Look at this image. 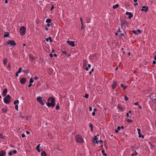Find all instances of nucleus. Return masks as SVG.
Masks as SVG:
<instances>
[{
	"label": "nucleus",
	"mask_w": 156,
	"mask_h": 156,
	"mask_svg": "<svg viewBox=\"0 0 156 156\" xmlns=\"http://www.w3.org/2000/svg\"><path fill=\"white\" fill-rule=\"evenodd\" d=\"M48 102L47 104V105L48 107H54L55 105V99L52 97H50L48 99Z\"/></svg>",
	"instance_id": "obj_1"
},
{
	"label": "nucleus",
	"mask_w": 156,
	"mask_h": 156,
	"mask_svg": "<svg viewBox=\"0 0 156 156\" xmlns=\"http://www.w3.org/2000/svg\"><path fill=\"white\" fill-rule=\"evenodd\" d=\"M11 97L10 95L8 94L4 99V102L6 104H9L10 102Z\"/></svg>",
	"instance_id": "obj_2"
},
{
	"label": "nucleus",
	"mask_w": 156,
	"mask_h": 156,
	"mask_svg": "<svg viewBox=\"0 0 156 156\" xmlns=\"http://www.w3.org/2000/svg\"><path fill=\"white\" fill-rule=\"evenodd\" d=\"M37 101L42 105H44L45 101L44 100L42 99V98L40 96H38L36 98Z\"/></svg>",
	"instance_id": "obj_3"
},
{
	"label": "nucleus",
	"mask_w": 156,
	"mask_h": 156,
	"mask_svg": "<svg viewBox=\"0 0 156 156\" xmlns=\"http://www.w3.org/2000/svg\"><path fill=\"white\" fill-rule=\"evenodd\" d=\"M76 141L78 143H82L83 142V140L81 136L78 135L76 136Z\"/></svg>",
	"instance_id": "obj_4"
},
{
	"label": "nucleus",
	"mask_w": 156,
	"mask_h": 156,
	"mask_svg": "<svg viewBox=\"0 0 156 156\" xmlns=\"http://www.w3.org/2000/svg\"><path fill=\"white\" fill-rule=\"evenodd\" d=\"M26 28L23 27L22 26L20 28V33L21 35H23L26 33Z\"/></svg>",
	"instance_id": "obj_5"
},
{
	"label": "nucleus",
	"mask_w": 156,
	"mask_h": 156,
	"mask_svg": "<svg viewBox=\"0 0 156 156\" xmlns=\"http://www.w3.org/2000/svg\"><path fill=\"white\" fill-rule=\"evenodd\" d=\"M7 45L10 44V45L12 46L13 47H14L16 45V43L14 41L11 40H8L7 42Z\"/></svg>",
	"instance_id": "obj_6"
},
{
	"label": "nucleus",
	"mask_w": 156,
	"mask_h": 156,
	"mask_svg": "<svg viewBox=\"0 0 156 156\" xmlns=\"http://www.w3.org/2000/svg\"><path fill=\"white\" fill-rule=\"evenodd\" d=\"M66 43L72 47H74L75 46V41H66Z\"/></svg>",
	"instance_id": "obj_7"
},
{
	"label": "nucleus",
	"mask_w": 156,
	"mask_h": 156,
	"mask_svg": "<svg viewBox=\"0 0 156 156\" xmlns=\"http://www.w3.org/2000/svg\"><path fill=\"white\" fill-rule=\"evenodd\" d=\"M148 8L147 6H143L142 9H141L142 12H147L148 10Z\"/></svg>",
	"instance_id": "obj_8"
},
{
	"label": "nucleus",
	"mask_w": 156,
	"mask_h": 156,
	"mask_svg": "<svg viewBox=\"0 0 156 156\" xmlns=\"http://www.w3.org/2000/svg\"><path fill=\"white\" fill-rule=\"evenodd\" d=\"M126 15L128 16V18L129 19H131L133 16V15L131 12H126Z\"/></svg>",
	"instance_id": "obj_9"
},
{
	"label": "nucleus",
	"mask_w": 156,
	"mask_h": 156,
	"mask_svg": "<svg viewBox=\"0 0 156 156\" xmlns=\"http://www.w3.org/2000/svg\"><path fill=\"white\" fill-rule=\"evenodd\" d=\"M117 108L120 111H122L124 110V108L122 107V106L121 104H119L117 106Z\"/></svg>",
	"instance_id": "obj_10"
},
{
	"label": "nucleus",
	"mask_w": 156,
	"mask_h": 156,
	"mask_svg": "<svg viewBox=\"0 0 156 156\" xmlns=\"http://www.w3.org/2000/svg\"><path fill=\"white\" fill-rule=\"evenodd\" d=\"M6 153L5 151L3 150L0 151V156H6Z\"/></svg>",
	"instance_id": "obj_11"
},
{
	"label": "nucleus",
	"mask_w": 156,
	"mask_h": 156,
	"mask_svg": "<svg viewBox=\"0 0 156 156\" xmlns=\"http://www.w3.org/2000/svg\"><path fill=\"white\" fill-rule=\"evenodd\" d=\"M117 86V83L115 82H114L112 84V87L113 89H114Z\"/></svg>",
	"instance_id": "obj_12"
},
{
	"label": "nucleus",
	"mask_w": 156,
	"mask_h": 156,
	"mask_svg": "<svg viewBox=\"0 0 156 156\" xmlns=\"http://www.w3.org/2000/svg\"><path fill=\"white\" fill-rule=\"evenodd\" d=\"M34 58L33 55H30L29 56V60L32 62H33Z\"/></svg>",
	"instance_id": "obj_13"
},
{
	"label": "nucleus",
	"mask_w": 156,
	"mask_h": 156,
	"mask_svg": "<svg viewBox=\"0 0 156 156\" xmlns=\"http://www.w3.org/2000/svg\"><path fill=\"white\" fill-rule=\"evenodd\" d=\"M20 82L21 84H24L26 82V79L22 78L20 80Z\"/></svg>",
	"instance_id": "obj_14"
},
{
	"label": "nucleus",
	"mask_w": 156,
	"mask_h": 156,
	"mask_svg": "<svg viewBox=\"0 0 156 156\" xmlns=\"http://www.w3.org/2000/svg\"><path fill=\"white\" fill-rule=\"evenodd\" d=\"M151 97H152V99L155 100L156 99V94H151Z\"/></svg>",
	"instance_id": "obj_15"
},
{
	"label": "nucleus",
	"mask_w": 156,
	"mask_h": 156,
	"mask_svg": "<svg viewBox=\"0 0 156 156\" xmlns=\"http://www.w3.org/2000/svg\"><path fill=\"white\" fill-rule=\"evenodd\" d=\"M49 41L51 43L52 42V40L51 39V37H49L48 38H46V41L47 42H48Z\"/></svg>",
	"instance_id": "obj_16"
},
{
	"label": "nucleus",
	"mask_w": 156,
	"mask_h": 156,
	"mask_svg": "<svg viewBox=\"0 0 156 156\" xmlns=\"http://www.w3.org/2000/svg\"><path fill=\"white\" fill-rule=\"evenodd\" d=\"M40 146V144H38V145H37V146L36 147V149L38 152H40V150L39 149Z\"/></svg>",
	"instance_id": "obj_17"
},
{
	"label": "nucleus",
	"mask_w": 156,
	"mask_h": 156,
	"mask_svg": "<svg viewBox=\"0 0 156 156\" xmlns=\"http://www.w3.org/2000/svg\"><path fill=\"white\" fill-rule=\"evenodd\" d=\"M7 89H5L3 92V96H5L7 93Z\"/></svg>",
	"instance_id": "obj_18"
},
{
	"label": "nucleus",
	"mask_w": 156,
	"mask_h": 156,
	"mask_svg": "<svg viewBox=\"0 0 156 156\" xmlns=\"http://www.w3.org/2000/svg\"><path fill=\"white\" fill-rule=\"evenodd\" d=\"M41 156H47L46 154L44 151H43L41 153Z\"/></svg>",
	"instance_id": "obj_19"
},
{
	"label": "nucleus",
	"mask_w": 156,
	"mask_h": 156,
	"mask_svg": "<svg viewBox=\"0 0 156 156\" xmlns=\"http://www.w3.org/2000/svg\"><path fill=\"white\" fill-rule=\"evenodd\" d=\"M98 139L97 137L96 136H95L94 137V140L95 141L96 143L97 144H98L99 142V141H98Z\"/></svg>",
	"instance_id": "obj_20"
},
{
	"label": "nucleus",
	"mask_w": 156,
	"mask_h": 156,
	"mask_svg": "<svg viewBox=\"0 0 156 156\" xmlns=\"http://www.w3.org/2000/svg\"><path fill=\"white\" fill-rule=\"evenodd\" d=\"M7 62H8V61H7V58L4 59L3 60V64L5 66L6 65V64L7 63Z\"/></svg>",
	"instance_id": "obj_21"
},
{
	"label": "nucleus",
	"mask_w": 156,
	"mask_h": 156,
	"mask_svg": "<svg viewBox=\"0 0 156 156\" xmlns=\"http://www.w3.org/2000/svg\"><path fill=\"white\" fill-rule=\"evenodd\" d=\"M87 61L86 60H84L83 61V66L84 67H85L87 66Z\"/></svg>",
	"instance_id": "obj_22"
},
{
	"label": "nucleus",
	"mask_w": 156,
	"mask_h": 156,
	"mask_svg": "<svg viewBox=\"0 0 156 156\" xmlns=\"http://www.w3.org/2000/svg\"><path fill=\"white\" fill-rule=\"evenodd\" d=\"M137 154L138 153L135 151L134 152L131 154V156H135L137 155Z\"/></svg>",
	"instance_id": "obj_23"
},
{
	"label": "nucleus",
	"mask_w": 156,
	"mask_h": 156,
	"mask_svg": "<svg viewBox=\"0 0 156 156\" xmlns=\"http://www.w3.org/2000/svg\"><path fill=\"white\" fill-rule=\"evenodd\" d=\"M127 24L126 22H122L121 23V26L122 27H123V26L126 25Z\"/></svg>",
	"instance_id": "obj_24"
},
{
	"label": "nucleus",
	"mask_w": 156,
	"mask_h": 156,
	"mask_svg": "<svg viewBox=\"0 0 156 156\" xmlns=\"http://www.w3.org/2000/svg\"><path fill=\"white\" fill-rule=\"evenodd\" d=\"M2 111L3 112L5 113L7 111V108H2Z\"/></svg>",
	"instance_id": "obj_25"
},
{
	"label": "nucleus",
	"mask_w": 156,
	"mask_h": 156,
	"mask_svg": "<svg viewBox=\"0 0 156 156\" xmlns=\"http://www.w3.org/2000/svg\"><path fill=\"white\" fill-rule=\"evenodd\" d=\"M149 144L151 146V148L152 149L154 147H155L154 145L152 144L151 142H149Z\"/></svg>",
	"instance_id": "obj_26"
},
{
	"label": "nucleus",
	"mask_w": 156,
	"mask_h": 156,
	"mask_svg": "<svg viewBox=\"0 0 156 156\" xmlns=\"http://www.w3.org/2000/svg\"><path fill=\"white\" fill-rule=\"evenodd\" d=\"M46 22L48 23H50L51 22V20L50 19H47L46 20Z\"/></svg>",
	"instance_id": "obj_27"
},
{
	"label": "nucleus",
	"mask_w": 156,
	"mask_h": 156,
	"mask_svg": "<svg viewBox=\"0 0 156 156\" xmlns=\"http://www.w3.org/2000/svg\"><path fill=\"white\" fill-rule=\"evenodd\" d=\"M120 126H118L117 128H116V129L115 130V132L116 133H117L120 130Z\"/></svg>",
	"instance_id": "obj_28"
},
{
	"label": "nucleus",
	"mask_w": 156,
	"mask_h": 156,
	"mask_svg": "<svg viewBox=\"0 0 156 156\" xmlns=\"http://www.w3.org/2000/svg\"><path fill=\"white\" fill-rule=\"evenodd\" d=\"M119 6V5L118 4H116L115 5H114V6L113 7V9H115L118 7Z\"/></svg>",
	"instance_id": "obj_29"
},
{
	"label": "nucleus",
	"mask_w": 156,
	"mask_h": 156,
	"mask_svg": "<svg viewBox=\"0 0 156 156\" xmlns=\"http://www.w3.org/2000/svg\"><path fill=\"white\" fill-rule=\"evenodd\" d=\"M121 86L123 88V90H125L127 88V87L126 86H124L123 84H121Z\"/></svg>",
	"instance_id": "obj_30"
},
{
	"label": "nucleus",
	"mask_w": 156,
	"mask_h": 156,
	"mask_svg": "<svg viewBox=\"0 0 156 156\" xmlns=\"http://www.w3.org/2000/svg\"><path fill=\"white\" fill-rule=\"evenodd\" d=\"M138 134L139 135V138L141 137L142 138H144V136L143 135H141L140 133H138Z\"/></svg>",
	"instance_id": "obj_31"
},
{
	"label": "nucleus",
	"mask_w": 156,
	"mask_h": 156,
	"mask_svg": "<svg viewBox=\"0 0 156 156\" xmlns=\"http://www.w3.org/2000/svg\"><path fill=\"white\" fill-rule=\"evenodd\" d=\"M19 103V101L18 100H17L16 101H14V105H16V104H18Z\"/></svg>",
	"instance_id": "obj_32"
},
{
	"label": "nucleus",
	"mask_w": 156,
	"mask_h": 156,
	"mask_svg": "<svg viewBox=\"0 0 156 156\" xmlns=\"http://www.w3.org/2000/svg\"><path fill=\"white\" fill-rule=\"evenodd\" d=\"M81 29H83L85 28V26L84 25H83V23H82V24H81Z\"/></svg>",
	"instance_id": "obj_33"
},
{
	"label": "nucleus",
	"mask_w": 156,
	"mask_h": 156,
	"mask_svg": "<svg viewBox=\"0 0 156 156\" xmlns=\"http://www.w3.org/2000/svg\"><path fill=\"white\" fill-rule=\"evenodd\" d=\"M137 0H134V2L135 3L134 4V5H137L138 4L137 2Z\"/></svg>",
	"instance_id": "obj_34"
},
{
	"label": "nucleus",
	"mask_w": 156,
	"mask_h": 156,
	"mask_svg": "<svg viewBox=\"0 0 156 156\" xmlns=\"http://www.w3.org/2000/svg\"><path fill=\"white\" fill-rule=\"evenodd\" d=\"M105 151L104 150H102L101 151V152L102 153H103V154L105 156H107V154H106L105 153Z\"/></svg>",
	"instance_id": "obj_35"
},
{
	"label": "nucleus",
	"mask_w": 156,
	"mask_h": 156,
	"mask_svg": "<svg viewBox=\"0 0 156 156\" xmlns=\"http://www.w3.org/2000/svg\"><path fill=\"white\" fill-rule=\"evenodd\" d=\"M22 70V68H20L17 71V72H18V73H19L21 72Z\"/></svg>",
	"instance_id": "obj_36"
},
{
	"label": "nucleus",
	"mask_w": 156,
	"mask_h": 156,
	"mask_svg": "<svg viewBox=\"0 0 156 156\" xmlns=\"http://www.w3.org/2000/svg\"><path fill=\"white\" fill-rule=\"evenodd\" d=\"M133 33L136 35H138V33H137V31L133 30Z\"/></svg>",
	"instance_id": "obj_37"
},
{
	"label": "nucleus",
	"mask_w": 156,
	"mask_h": 156,
	"mask_svg": "<svg viewBox=\"0 0 156 156\" xmlns=\"http://www.w3.org/2000/svg\"><path fill=\"white\" fill-rule=\"evenodd\" d=\"M34 82V80H33V78H31L30 80V82H29V83H33Z\"/></svg>",
	"instance_id": "obj_38"
},
{
	"label": "nucleus",
	"mask_w": 156,
	"mask_h": 156,
	"mask_svg": "<svg viewBox=\"0 0 156 156\" xmlns=\"http://www.w3.org/2000/svg\"><path fill=\"white\" fill-rule=\"evenodd\" d=\"M124 99L126 101H127L128 99V98L126 95L124 97Z\"/></svg>",
	"instance_id": "obj_39"
},
{
	"label": "nucleus",
	"mask_w": 156,
	"mask_h": 156,
	"mask_svg": "<svg viewBox=\"0 0 156 156\" xmlns=\"http://www.w3.org/2000/svg\"><path fill=\"white\" fill-rule=\"evenodd\" d=\"M84 97L86 98H88L89 97V95L87 94H86L85 96H84Z\"/></svg>",
	"instance_id": "obj_40"
},
{
	"label": "nucleus",
	"mask_w": 156,
	"mask_h": 156,
	"mask_svg": "<svg viewBox=\"0 0 156 156\" xmlns=\"http://www.w3.org/2000/svg\"><path fill=\"white\" fill-rule=\"evenodd\" d=\"M15 108L16 109L17 111H18V105H16L15 106Z\"/></svg>",
	"instance_id": "obj_41"
},
{
	"label": "nucleus",
	"mask_w": 156,
	"mask_h": 156,
	"mask_svg": "<svg viewBox=\"0 0 156 156\" xmlns=\"http://www.w3.org/2000/svg\"><path fill=\"white\" fill-rule=\"evenodd\" d=\"M137 33L138 34H140L141 33V31L140 30V29H138L137 30Z\"/></svg>",
	"instance_id": "obj_42"
},
{
	"label": "nucleus",
	"mask_w": 156,
	"mask_h": 156,
	"mask_svg": "<svg viewBox=\"0 0 156 156\" xmlns=\"http://www.w3.org/2000/svg\"><path fill=\"white\" fill-rule=\"evenodd\" d=\"M133 121L132 120L129 119H127L126 120V122L128 123H130L131 122H132Z\"/></svg>",
	"instance_id": "obj_43"
},
{
	"label": "nucleus",
	"mask_w": 156,
	"mask_h": 156,
	"mask_svg": "<svg viewBox=\"0 0 156 156\" xmlns=\"http://www.w3.org/2000/svg\"><path fill=\"white\" fill-rule=\"evenodd\" d=\"M80 22H81V24H82V23H83V18L81 17H80Z\"/></svg>",
	"instance_id": "obj_44"
},
{
	"label": "nucleus",
	"mask_w": 156,
	"mask_h": 156,
	"mask_svg": "<svg viewBox=\"0 0 156 156\" xmlns=\"http://www.w3.org/2000/svg\"><path fill=\"white\" fill-rule=\"evenodd\" d=\"M99 144L101 146H103V142L102 140H101L99 142Z\"/></svg>",
	"instance_id": "obj_45"
},
{
	"label": "nucleus",
	"mask_w": 156,
	"mask_h": 156,
	"mask_svg": "<svg viewBox=\"0 0 156 156\" xmlns=\"http://www.w3.org/2000/svg\"><path fill=\"white\" fill-rule=\"evenodd\" d=\"M59 106L58 105H57L56 106V110H57L59 108Z\"/></svg>",
	"instance_id": "obj_46"
},
{
	"label": "nucleus",
	"mask_w": 156,
	"mask_h": 156,
	"mask_svg": "<svg viewBox=\"0 0 156 156\" xmlns=\"http://www.w3.org/2000/svg\"><path fill=\"white\" fill-rule=\"evenodd\" d=\"M12 152L14 154H16L17 153V151L16 150H14Z\"/></svg>",
	"instance_id": "obj_47"
},
{
	"label": "nucleus",
	"mask_w": 156,
	"mask_h": 156,
	"mask_svg": "<svg viewBox=\"0 0 156 156\" xmlns=\"http://www.w3.org/2000/svg\"><path fill=\"white\" fill-rule=\"evenodd\" d=\"M138 133H140V129L139 128L137 129Z\"/></svg>",
	"instance_id": "obj_48"
},
{
	"label": "nucleus",
	"mask_w": 156,
	"mask_h": 156,
	"mask_svg": "<svg viewBox=\"0 0 156 156\" xmlns=\"http://www.w3.org/2000/svg\"><path fill=\"white\" fill-rule=\"evenodd\" d=\"M9 156H11L12 155V151H10L9 153Z\"/></svg>",
	"instance_id": "obj_49"
},
{
	"label": "nucleus",
	"mask_w": 156,
	"mask_h": 156,
	"mask_svg": "<svg viewBox=\"0 0 156 156\" xmlns=\"http://www.w3.org/2000/svg\"><path fill=\"white\" fill-rule=\"evenodd\" d=\"M119 36H120V37H122L124 36V35L123 34H121L120 35L119 34Z\"/></svg>",
	"instance_id": "obj_50"
},
{
	"label": "nucleus",
	"mask_w": 156,
	"mask_h": 156,
	"mask_svg": "<svg viewBox=\"0 0 156 156\" xmlns=\"http://www.w3.org/2000/svg\"><path fill=\"white\" fill-rule=\"evenodd\" d=\"M94 71V69H92L91 71L89 72V74L90 75L91 74V73H92V72H93Z\"/></svg>",
	"instance_id": "obj_51"
},
{
	"label": "nucleus",
	"mask_w": 156,
	"mask_h": 156,
	"mask_svg": "<svg viewBox=\"0 0 156 156\" xmlns=\"http://www.w3.org/2000/svg\"><path fill=\"white\" fill-rule=\"evenodd\" d=\"M90 20H89V19H88V18H87V23H90Z\"/></svg>",
	"instance_id": "obj_52"
},
{
	"label": "nucleus",
	"mask_w": 156,
	"mask_h": 156,
	"mask_svg": "<svg viewBox=\"0 0 156 156\" xmlns=\"http://www.w3.org/2000/svg\"><path fill=\"white\" fill-rule=\"evenodd\" d=\"M21 136L23 138H24L25 136V134L23 133L22 134Z\"/></svg>",
	"instance_id": "obj_53"
},
{
	"label": "nucleus",
	"mask_w": 156,
	"mask_h": 156,
	"mask_svg": "<svg viewBox=\"0 0 156 156\" xmlns=\"http://www.w3.org/2000/svg\"><path fill=\"white\" fill-rule=\"evenodd\" d=\"M54 8V5H52L51 7V10H53Z\"/></svg>",
	"instance_id": "obj_54"
},
{
	"label": "nucleus",
	"mask_w": 156,
	"mask_h": 156,
	"mask_svg": "<svg viewBox=\"0 0 156 156\" xmlns=\"http://www.w3.org/2000/svg\"><path fill=\"white\" fill-rule=\"evenodd\" d=\"M95 114V112H93L92 113V116H94Z\"/></svg>",
	"instance_id": "obj_55"
},
{
	"label": "nucleus",
	"mask_w": 156,
	"mask_h": 156,
	"mask_svg": "<svg viewBox=\"0 0 156 156\" xmlns=\"http://www.w3.org/2000/svg\"><path fill=\"white\" fill-rule=\"evenodd\" d=\"M152 63H153V64H154V65L155 64H156V62L155 61V60L153 61V62H152Z\"/></svg>",
	"instance_id": "obj_56"
},
{
	"label": "nucleus",
	"mask_w": 156,
	"mask_h": 156,
	"mask_svg": "<svg viewBox=\"0 0 156 156\" xmlns=\"http://www.w3.org/2000/svg\"><path fill=\"white\" fill-rule=\"evenodd\" d=\"M89 111L91 112L92 111V108L91 107H89Z\"/></svg>",
	"instance_id": "obj_57"
},
{
	"label": "nucleus",
	"mask_w": 156,
	"mask_h": 156,
	"mask_svg": "<svg viewBox=\"0 0 156 156\" xmlns=\"http://www.w3.org/2000/svg\"><path fill=\"white\" fill-rule=\"evenodd\" d=\"M126 116L127 117H129V118H130V117L129 116V113H127V114H126Z\"/></svg>",
	"instance_id": "obj_58"
},
{
	"label": "nucleus",
	"mask_w": 156,
	"mask_h": 156,
	"mask_svg": "<svg viewBox=\"0 0 156 156\" xmlns=\"http://www.w3.org/2000/svg\"><path fill=\"white\" fill-rule=\"evenodd\" d=\"M19 73H18V72H17L16 73V76L17 77H18V74Z\"/></svg>",
	"instance_id": "obj_59"
},
{
	"label": "nucleus",
	"mask_w": 156,
	"mask_h": 156,
	"mask_svg": "<svg viewBox=\"0 0 156 156\" xmlns=\"http://www.w3.org/2000/svg\"><path fill=\"white\" fill-rule=\"evenodd\" d=\"M53 56V55L52 54H50V58H52Z\"/></svg>",
	"instance_id": "obj_60"
},
{
	"label": "nucleus",
	"mask_w": 156,
	"mask_h": 156,
	"mask_svg": "<svg viewBox=\"0 0 156 156\" xmlns=\"http://www.w3.org/2000/svg\"><path fill=\"white\" fill-rule=\"evenodd\" d=\"M134 105H138V102H137L136 103H134Z\"/></svg>",
	"instance_id": "obj_61"
},
{
	"label": "nucleus",
	"mask_w": 156,
	"mask_h": 156,
	"mask_svg": "<svg viewBox=\"0 0 156 156\" xmlns=\"http://www.w3.org/2000/svg\"><path fill=\"white\" fill-rule=\"evenodd\" d=\"M8 68H10L11 67V66H10V63H9V64H8Z\"/></svg>",
	"instance_id": "obj_62"
},
{
	"label": "nucleus",
	"mask_w": 156,
	"mask_h": 156,
	"mask_svg": "<svg viewBox=\"0 0 156 156\" xmlns=\"http://www.w3.org/2000/svg\"><path fill=\"white\" fill-rule=\"evenodd\" d=\"M8 36H9V34H5L4 37H7Z\"/></svg>",
	"instance_id": "obj_63"
},
{
	"label": "nucleus",
	"mask_w": 156,
	"mask_h": 156,
	"mask_svg": "<svg viewBox=\"0 0 156 156\" xmlns=\"http://www.w3.org/2000/svg\"><path fill=\"white\" fill-rule=\"evenodd\" d=\"M34 80H37V79H38V77L37 76H35L34 78Z\"/></svg>",
	"instance_id": "obj_64"
}]
</instances>
